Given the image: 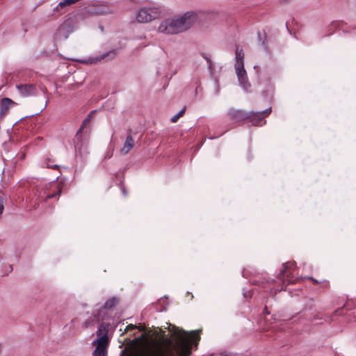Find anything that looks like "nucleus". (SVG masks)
Wrapping results in <instances>:
<instances>
[{"label":"nucleus","instance_id":"obj_5","mask_svg":"<svg viewBox=\"0 0 356 356\" xmlns=\"http://www.w3.org/2000/svg\"><path fill=\"white\" fill-rule=\"evenodd\" d=\"M271 111V107L259 112L248 111L249 116L246 120L253 126H261L263 124H266L265 118L270 114Z\"/></svg>","mask_w":356,"mask_h":356},{"label":"nucleus","instance_id":"obj_14","mask_svg":"<svg viewBox=\"0 0 356 356\" xmlns=\"http://www.w3.org/2000/svg\"><path fill=\"white\" fill-rule=\"evenodd\" d=\"M235 70L236 73L238 76V81H243L245 80V77H246V71L244 68L243 62L241 63L238 61L235 63Z\"/></svg>","mask_w":356,"mask_h":356},{"label":"nucleus","instance_id":"obj_22","mask_svg":"<svg viewBox=\"0 0 356 356\" xmlns=\"http://www.w3.org/2000/svg\"><path fill=\"white\" fill-rule=\"evenodd\" d=\"M243 58H244V54L243 52V50L241 49L240 51H238V48H236V60L237 61H238L239 63H241V62H243Z\"/></svg>","mask_w":356,"mask_h":356},{"label":"nucleus","instance_id":"obj_34","mask_svg":"<svg viewBox=\"0 0 356 356\" xmlns=\"http://www.w3.org/2000/svg\"><path fill=\"white\" fill-rule=\"evenodd\" d=\"M47 167L48 168H56L58 167L57 165H50L49 163H47Z\"/></svg>","mask_w":356,"mask_h":356},{"label":"nucleus","instance_id":"obj_7","mask_svg":"<svg viewBox=\"0 0 356 356\" xmlns=\"http://www.w3.org/2000/svg\"><path fill=\"white\" fill-rule=\"evenodd\" d=\"M295 266H296L295 261H293V262L288 261V262L283 264V268L280 270V272L277 276V278L281 280L282 277L284 275H286L287 277V279L282 280L283 284H286V285H288L290 284L295 283L294 280H291V278L290 277V275L291 274L290 269Z\"/></svg>","mask_w":356,"mask_h":356},{"label":"nucleus","instance_id":"obj_4","mask_svg":"<svg viewBox=\"0 0 356 356\" xmlns=\"http://www.w3.org/2000/svg\"><path fill=\"white\" fill-rule=\"evenodd\" d=\"M120 303L118 296L109 298L105 303L99 309H94L92 316L97 318V321H104L111 318V312Z\"/></svg>","mask_w":356,"mask_h":356},{"label":"nucleus","instance_id":"obj_30","mask_svg":"<svg viewBox=\"0 0 356 356\" xmlns=\"http://www.w3.org/2000/svg\"><path fill=\"white\" fill-rule=\"evenodd\" d=\"M137 327H138L137 325L130 324V325L127 326V328L125 329V331L133 330L136 329Z\"/></svg>","mask_w":356,"mask_h":356},{"label":"nucleus","instance_id":"obj_32","mask_svg":"<svg viewBox=\"0 0 356 356\" xmlns=\"http://www.w3.org/2000/svg\"><path fill=\"white\" fill-rule=\"evenodd\" d=\"M46 106H47V103L45 104L44 107L42 109H41V111L39 113L35 114V115H37L40 114L41 112H42L43 110L46 108ZM33 116H34V115H31L30 117H33Z\"/></svg>","mask_w":356,"mask_h":356},{"label":"nucleus","instance_id":"obj_2","mask_svg":"<svg viewBox=\"0 0 356 356\" xmlns=\"http://www.w3.org/2000/svg\"><path fill=\"white\" fill-rule=\"evenodd\" d=\"M198 15L195 12L185 13L179 18H168L162 22L159 31L165 34H177L187 31L197 21Z\"/></svg>","mask_w":356,"mask_h":356},{"label":"nucleus","instance_id":"obj_16","mask_svg":"<svg viewBox=\"0 0 356 356\" xmlns=\"http://www.w3.org/2000/svg\"><path fill=\"white\" fill-rule=\"evenodd\" d=\"M257 38L259 42L261 43L262 47H264V50L266 52H268V47L266 44V39H267V34L265 31H263L262 32H258L257 33Z\"/></svg>","mask_w":356,"mask_h":356},{"label":"nucleus","instance_id":"obj_39","mask_svg":"<svg viewBox=\"0 0 356 356\" xmlns=\"http://www.w3.org/2000/svg\"><path fill=\"white\" fill-rule=\"evenodd\" d=\"M343 33H348V31L347 30L343 31Z\"/></svg>","mask_w":356,"mask_h":356},{"label":"nucleus","instance_id":"obj_25","mask_svg":"<svg viewBox=\"0 0 356 356\" xmlns=\"http://www.w3.org/2000/svg\"><path fill=\"white\" fill-rule=\"evenodd\" d=\"M240 85L245 89L248 90L250 88L251 85L249 83L247 76L245 77V80L243 81H239Z\"/></svg>","mask_w":356,"mask_h":356},{"label":"nucleus","instance_id":"obj_15","mask_svg":"<svg viewBox=\"0 0 356 356\" xmlns=\"http://www.w3.org/2000/svg\"><path fill=\"white\" fill-rule=\"evenodd\" d=\"M134 146V140L133 138L131 136H127L125 139L124 145L121 149V152L122 154H127L131 151Z\"/></svg>","mask_w":356,"mask_h":356},{"label":"nucleus","instance_id":"obj_35","mask_svg":"<svg viewBox=\"0 0 356 356\" xmlns=\"http://www.w3.org/2000/svg\"><path fill=\"white\" fill-rule=\"evenodd\" d=\"M65 26H66L65 23V24H62V25H60V29L61 30V29H65Z\"/></svg>","mask_w":356,"mask_h":356},{"label":"nucleus","instance_id":"obj_13","mask_svg":"<svg viewBox=\"0 0 356 356\" xmlns=\"http://www.w3.org/2000/svg\"><path fill=\"white\" fill-rule=\"evenodd\" d=\"M74 148L76 151L81 152L83 147L86 145V140L83 138V131L78 130L73 139Z\"/></svg>","mask_w":356,"mask_h":356},{"label":"nucleus","instance_id":"obj_6","mask_svg":"<svg viewBox=\"0 0 356 356\" xmlns=\"http://www.w3.org/2000/svg\"><path fill=\"white\" fill-rule=\"evenodd\" d=\"M159 16V12L156 8H143L138 10L136 20L140 23H147L155 19Z\"/></svg>","mask_w":356,"mask_h":356},{"label":"nucleus","instance_id":"obj_9","mask_svg":"<svg viewBox=\"0 0 356 356\" xmlns=\"http://www.w3.org/2000/svg\"><path fill=\"white\" fill-rule=\"evenodd\" d=\"M17 89L22 97L33 96L37 94V88L35 84L25 83L16 86Z\"/></svg>","mask_w":356,"mask_h":356},{"label":"nucleus","instance_id":"obj_3","mask_svg":"<svg viewBox=\"0 0 356 356\" xmlns=\"http://www.w3.org/2000/svg\"><path fill=\"white\" fill-rule=\"evenodd\" d=\"M62 188L63 187L58 182L37 186L33 191V195L36 199L34 207H38L39 202H45L49 199L58 200L62 193Z\"/></svg>","mask_w":356,"mask_h":356},{"label":"nucleus","instance_id":"obj_28","mask_svg":"<svg viewBox=\"0 0 356 356\" xmlns=\"http://www.w3.org/2000/svg\"><path fill=\"white\" fill-rule=\"evenodd\" d=\"M345 24L343 22H332L331 25L334 26L336 28H339L341 25Z\"/></svg>","mask_w":356,"mask_h":356},{"label":"nucleus","instance_id":"obj_33","mask_svg":"<svg viewBox=\"0 0 356 356\" xmlns=\"http://www.w3.org/2000/svg\"><path fill=\"white\" fill-rule=\"evenodd\" d=\"M264 314H269V312H268V308H267V307H266V306H265V307L264 308Z\"/></svg>","mask_w":356,"mask_h":356},{"label":"nucleus","instance_id":"obj_18","mask_svg":"<svg viewBox=\"0 0 356 356\" xmlns=\"http://www.w3.org/2000/svg\"><path fill=\"white\" fill-rule=\"evenodd\" d=\"M273 282H274L273 280L262 279V280H254L253 282V284L258 285L263 289H266V284H270V283H272Z\"/></svg>","mask_w":356,"mask_h":356},{"label":"nucleus","instance_id":"obj_12","mask_svg":"<svg viewBox=\"0 0 356 356\" xmlns=\"http://www.w3.org/2000/svg\"><path fill=\"white\" fill-rule=\"evenodd\" d=\"M108 342H102L94 341L92 344H97V347L94 350L92 355L93 356H107V346Z\"/></svg>","mask_w":356,"mask_h":356},{"label":"nucleus","instance_id":"obj_36","mask_svg":"<svg viewBox=\"0 0 356 356\" xmlns=\"http://www.w3.org/2000/svg\"><path fill=\"white\" fill-rule=\"evenodd\" d=\"M248 293H249V294H248V297H249V298H251V297H252V292H251V291H249V292H248Z\"/></svg>","mask_w":356,"mask_h":356},{"label":"nucleus","instance_id":"obj_31","mask_svg":"<svg viewBox=\"0 0 356 356\" xmlns=\"http://www.w3.org/2000/svg\"><path fill=\"white\" fill-rule=\"evenodd\" d=\"M342 312H343V308H339V309H337V310L334 312V314H335V315L341 316V315H342V314H343Z\"/></svg>","mask_w":356,"mask_h":356},{"label":"nucleus","instance_id":"obj_8","mask_svg":"<svg viewBox=\"0 0 356 356\" xmlns=\"http://www.w3.org/2000/svg\"><path fill=\"white\" fill-rule=\"evenodd\" d=\"M248 115V111L243 109H236L234 108H229L227 112V116L229 120L235 122H240L246 120L249 116Z\"/></svg>","mask_w":356,"mask_h":356},{"label":"nucleus","instance_id":"obj_38","mask_svg":"<svg viewBox=\"0 0 356 356\" xmlns=\"http://www.w3.org/2000/svg\"><path fill=\"white\" fill-rule=\"evenodd\" d=\"M281 1H283V2H287V1H289V0H281Z\"/></svg>","mask_w":356,"mask_h":356},{"label":"nucleus","instance_id":"obj_1","mask_svg":"<svg viewBox=\"0 0 356 356\" xmlns=\"http://www.w3.org/2000/svg\"><path fill=\"white\" fill-rule=\"evenodd\" d=\"M201 331L198 330L188 333L183 329L175 328L170 337L163 336L161 343L147 348L141 356H191V341L194 340L197 346L200 340L199 333Z\"/></svg>","mask_w":356,"mask_h":356},{"label":"nucleus","instance_id":"obj_37","mask_svg":"<svg viewBox=\"0 0 356 356\" xmlns=\"http://www.w3.org/2000/svg\"><path fill=\"white\" fill-rule=\"evenodd\" d=\"M243 296H244L245 298H246V297H247V292H246V291H244V292H243Z\"/></svg>","mask_w":356,"mask_h":356},{"label":"nucleus","instance_id":"obj_27","mask_svg":"<svg viewBox=\"0 0 356 356\" xmlns=\"http://www.w3.org/2000/svg\"><path fill=\"white\" fill-rule=\"evenodd\" d=\"M5 201V197L3 196H0V216L3 213V211L4 210Z\"/></svg>","mask_w":356,"mask_h":356},{"label":"nucleus","instance_id":"obj_29","mask_svg":"<svg viewBox=\"0 0 356 356\" xmlns=\"http://www.w3.org/2000/svg\"><path fill=\"white\" fill-rule=\"evenodd\" d=\"M120 189H121V191H122L123 195L124 197H126L127 195V194H128V191H127V188H125V186L123 184H121Z\"/></svg>","mask_w":356,"mask_h":356},{"label":"nucleus","instance_id":"obj_17","mask_svg":"<svg viewBox=\"0 0 356 356\" xmlns=\"http://www.w3.org/2000/svg\"><path fill=\"white\" fill-rule=\"evenodd\" d=\"M117 56V51L115 49H112L108 51L104 54H102L98 60L106 59L107 60L113 59Z\"/></svg>","mask_w":356,"mask_h":356},{"label":"nucleus","instance_id":"obj_24","mask_svg":"<svg viewBox=\"0 0 356 356\" xmlns=\"http://www.w3.org/2000/svg\"><path fill=\"white\" fill-rule=\"evenodd\" d=\"M201 56L207 60V63L208 64V67L210 70H212V62L211 60L210 56H209L207 54L202 52Z\"/></svg>","mask_w":356,"mask_h":356},{"label":"nucleus","instance_id":"obj_11","mask_svg":"<svg viewBox=\"0 0 356 356\" xmlns=\"http://www.w3.org/2000/svg\"><path fill=\"white\" fill-rule=\"evenodd\" d=\"M17 104L14 101L8 97H3L0 103V116L4 117L8 112L10 106Z\"/></svg>","mask_w":356,"mask_h":356},{"label":"nucleus","instance_id":"obj_23","mask_svg":"<svg viewBox=\"0 0 356 356\" xmlns=\"http://www.w3.org/2000/svg\"><path fill=\"white\" fill-rule=\"evenodd\" d=\"M186 111V107L183 108L179 113H177L176 115L172 117L171 122H176L178 119L183 115Z\"/></svg>","mask_w":356,"mask_h":356},{"label":"nucleus","instance_id":"obj_26","mask_svg":"<svg viewBox=\"0 0 356 356\" xmlns=\"http://www.w3.org/2000/svg\"><path fill=\"white\" fill-rule=\"evenodd\" d=\"M90 12L97 15H104L106 13V12L102 8H93Z\"/></svg>","mask_w":356,"mask_h":356},{"label":"nucleus","instance_id":"obj_21","mask_svg":"<svg viewBox=\"0 0 356 356\" xmlns=\"http://www.w3.org/2000/svg\"><path fill=\"white\" fill-rule=\"evenodd\" d=\"M99 321H97V318H95L93 316H92V318H90V319H88L86 320L83 324V327L84 328H88V327H92V326H94L95 324L96 323H98Z\"/></svg>","mask_w":356,"mask_h":356},{"label":"nucleus","instance_id":"obj_20","mask_svg":"<svg viewBox=\"0 0 356 356\" xmlns=\"http://www.w3.org/2000/svg\"><path fill=\"white\" fill-rule=\"evenodd\" d=\"M94 113H95V111H92L87 115V117L82 122V124L78 130H81V131H83V129L90 123V122L91 120L92 115H93Z\"/></svg>","mask_w":356,"mask_h":356},{"label":"nucleus","instance_id":"obj_19","mask_svg":"<svg viewBox=\"0 0 356 356\" xmlns=\"http://www.w3.org/2000/svg\"><path fill=\"white\" fill-rule=\"evenodd\" d=\"M307 279L311 280L314 285L321 284V286L323 288L328 289L330 287V284L327 280L318 281L313 277H307Z\"/></svg>","mask_w":356,"mask_h":356},{"label":"nucleus","instance_id":"obj_10","mask_svg":"<svg viewBox=\"0 0 356 356\" xmlns=\"http://www.w3.org/2000/svg\"><path fill=\"white\" fill-rule=\"evenodd\" d=\"M109 325V323L105 322L100 323L97 331V335L98 337L96 340L97 341H99L100 343L104 341L108 342V332Z\"/></svg>","mask_w":356,"mask_h":356}]
</instances>
